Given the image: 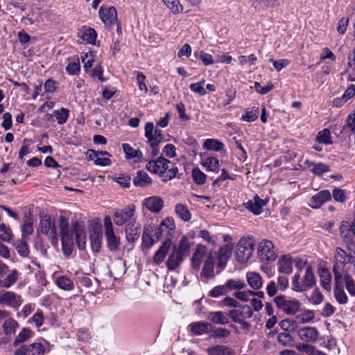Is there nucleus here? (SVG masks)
<instances>
[{
	"instance_id": "obj_60",
	"label": "nucleus",
	"mask_w": 355,
	"mask_h": 355,
	"mask_svg": "<svg viewBox=\"0 0 355 355\" xmlns=\"http://www.w3.org/2000/svg\"><path fill=\"white\" fill-rule=\"evenodd\" d=\"M194 55L196 58H198L202 60V63L205 65H209L214 63L213 58L211 55L204 53L203 51H200L199 53L197 52L194 53Z\"/></svg>"
},
{
	"instance_id": "obj_13",
	"label": "nucleus",
	"mask_w": 355,
	"mask_h": 355,
	"mask_svg": "<svg viewBox=\"0 0 355 355\" xmlns=\"http://www.w3.org/2000/svg\"><path fill=\"white\" fill-rule=\"evenodd\" d=\"M45 352L44 346L40 343L21 345L17 349L14 355H44Z\"/></svg>"
},
{
	"instance_id": "obj_41",
	"label": "nucleus",
	"mask_w": 355,
	"mask_h": 355,
	"mask_svg": "<svg viewBox=\"0 0 355 355\" xmlns=\"http://www.w3.org/2000/svg\"><path fill=\"white\" fill-rule=\"evenodd\" d=\"M3 329L6 336L14 334L19 327L18 322L12 318L5 320L3 324Z\"/></svg>"
},
{
	"instance_id": "obj_29",
	"label": "nucleus",
	"mask_w": 355,
	"mask_h": 355,
	"mask_svg": "<svg viewBox=\"0 0 355 355\" xmlns=\"http://www.w3.org/2000/svg\"><path fill=\"white\" fill-rule=\"evenodd\" d=\"M278 270L279 272L286 275L291 274L293 271L292 258L290 255H283L278 261Z\"/></svg>"
},
{
	"instance_id": "obj_37",
	"label": "nucleus",
	"mask_w": 355,
	"mask_h": 355,
	"mask_svg": "<svg viewBox=\"0 0 355 355\" xmlns=\"http://www.w3.org/2000/svg\"><path fill=\"white\" fill-rule=\"evenodd\" d=\"M184 259L177 254L174 250L172 251V253L169 255L167 261H166V267L169 270H174L178 268L180 263L183 261Z\"/></svg>"
},
{
	"instance_id": "obj_31",
	"label": "nucleus",
	"mask_w": 355,
	"mask_h": 355,
	"mask_svg": "<svg viewBox=\"0 0 355 355\" xmlns=\"http://www.w3.org/2000/svg\"><path fill=\"white\" fill-rule=\"evenodd\" d=\"M214 257L211 253H209L204 263L201 275L206 278H212L214 277Z\"/></svg>"
},
{
	"instance_id": "obj_17",
	"label": "nucleus",
	"mask_w": 355,
	"mask_h": 355,
	"mask_svg": "<svg viewBox=\"0 0 355 355\" xmlns=\"http://www.w3.org/2000/svg\"><path fill=\"white\" fill-rule=\"evenodd\" d=\"M239 309H232L228 312V315L235 322L237 320H245L253 315V310L250 306L243 305Z\"/></svg>"
},
{
	"instance_id": "obj_63",
	"label": "nucleus",
	"mask_w": 355,
	"mask_h": 355,
	"mask_svg": "<svg viewBox=\"0 0 355 355\" xmlns=\"http://www.w3.org/2000/svg\"><path fill=\"white\" fill-rule=\"evenodd\" d=\"M204 83L205 80H202L201 83H191L189 86V88L192 92L195 93L202 96L205 95L206 94V91L203 87Z\"/></svg>"
},
{
	"instance_id": "obj_18",
	"label": "nucleus",
	"mask_w": 355,
	"mask_h": 355,
	"mask_svg": "<svg viewBox=\"0 0 355 355\" xmlns=\"http://www.w3.org/2000/svg\"><path fill=\"white\" fill-rule=\"evenodd\" d=\"M352 230V222L351 223L345 220L341 222L339 230L340 236L345 243V246L349 245V243H355L354 241Z\"/></svg>"
},
{
	"instance_id": "obj_26",
	"label": "nucleus",
	"mask_w": 355,
	"mask_h": 355,
	"mask_svg": "<svg viewBox=\"0 0 355 355\" xmlns=\"http://www.w3.org/2000/svg\"><path fill=\"white\" fill-rule=\"evenodd\" d=\"M78 36L83 42H85L88 44H94L96 40L97 33L94 28L84 26L78 31Z\"/></svg>"
},
{
	"instance_id": "obj_54",
	"label": "nucleus",
	"mask_w": 355,
	"mask_h": 355,
	"mask_svg": "<svg viewBox=\"0 0 355 355\" xmlns=\"http://www.w3.org/2000/svg\"><path fill=\"white\" fill-rule=\"evenodd\" d=\"M19 273L16 270H12L11 272L6 277L3 282H2V286L4 288H8L12 286L18 279Z\"/></svg>"
},
{
	"instance_id": "obj_35",
	"label": "nucleus",
	"mask_w": 355,
	"mask_h": 355,
	"mask_svg": "<svg viewBox=\"0 0 355 355\" xmlns=\"http://www.w3.org/2000/svg\"><path fill=\"white\" fill-rule=\"evenodd\" d=\"M207 319L213 323L218 324H227L229 323V319L222 311H212L207 314Z\"/></svg>"
},
{
	"instance_id": "obj_39",
	"label": "nucleus",
	"mask_w": 355,
	"mask_h": 355,
	"mask_svg": "<svg viewBox=\"0 0 355 355\" xmlns=\"http://www.w3.org/2000/svg\"><path fill=\"white\" fill-rule=\"evenodd\" d=\"M211 324L207 322H198L191 324V331L196 335L207 333Z\"/></svg>"
},
{
	"instance_id": "obj_12",
	"label": "nucleus",
	"mask_w": 355,
	"mask_h": 355,
	"mask_svg": "<svg viewBox=\"0 0 355 355\" xmlns=\"http://www.w3.org/2000/svg\"><path fill=\"white\" fill-rule=\"evenodd\" d=\"M0 304L17 310L21 305L22 299L21 295L13 292L2 291L0 292Z\"/></svg>"
},
{
	"instance_id": "obj_40",
	"label": "nucleus",
	"mask_w": 355,
	"mask_h": 355,
	"mask_svg": "<svg viewBox=\"0 0 355 355\" xmlns=\"http://www.w3.org/2000/svg\"><path fill=\"white\" fill-rule=\"evenodd\" d=\"M102 235L99 231L94 230L89 236L90 245L94 252H98L101 247Z\"/></svg>"
},
{
	"instance_id": "obj_15",
	"label": "nucleus",
	"mask_w": 355,
	"mask_h": 355,
	"mask_svg": "<svg viewBox=\"0 0 355 355\" xmlns=\"http://www.w3.org/2000/svg\"><path fill=\"white\" fill-rule=\"evenodd\" d=\"M135 211V209L133 205L115 211L113 216L114 223L119 226L123 225L133 216Z\"/></svg>"
},
{
	"instance_id": "obj_59",
	"label": "nucleus",
	"mask_w": 355,
	"mask_h": 355,
	"mask_svg": "<svg viewBox=\"0 0 355 355\" xmlns=\"http://www.w3.org/2000/svg\"><path fill=\"white\" fill-rule=\"evenodd\" d=\"M15 247L17 252L22 257H26L29 254L28 245L25 241H18L15 243Z\"/></svg>"
},
{
	"instance_id": "obj_2",
	"label": "nucleus",
	"mask_w": 355,
	"mask_h": 355,
	"mask_svg": "<svg viewBox=\"0 0 355 355\" xmlns=\"http://www.w3.org/2000/svg\"><path fill=\"white\" fill-rule=\"evenodd\" d=\"M170 163L169 160L161 156L155 160H149L146 168L150 172L158 174L163 178V181L167 182L174 178L178 172L177 166L169 168Z\"/></svg>"
},
{
	"instance_id": "obj_19",
	"label": "nucleus",
	"mask_w": 355,
	"mask_h": 355,
	"mask_svg": "<svg viewBox=\"0 0 355 355\" xmlns=\"http://www.w3.org/2000/svg\"><path fill=\"white\" fill-rule=\"evenodd\" d=\"M331 198L330 191L326 189L322 190L311 197L309 205L313 209H318Z\"/></svg>"
},
{
	"instance_id": "obj_44",
	"label": "nucleus",
	"mask_w": 355,
	"mask_h": 355,
	"mask_svg": "<svg viewBox=\"0 0 355 355\" xmlns=\"http://www.w3.org/2000/svg\"><path fill=\"white\" fill-rule=\"evenodd\" d=\"M228 293L233 290H241L245 288V283L240 279H231L226 282L225 284Z\"/></svg>"
},
{
	"instance_id": "obj_36",
	"label": "nucleus",
	"mask_w": 355,
	"mask_h": 355,
	"mask_svg": "<svg viewBox=\"0 0 355 355\" xmlns=\"http://www.w3.org/2000/svg\"><path fill=\"white\" fill-rule=\"evenodd\" d=\"M247 281L249 286L254 290L259 289L263 284L261 275L255 272H249L247 273Z\"/></svg>"
},
{
	"instance_id": "obj_46",
	"label": "nucleus",
	"mask_w": 355,
	"mask_h": 355,
	"mask_svg": "<svg viewBox=\"0 0 355 355\" xmlns=\"http://www.w3.org/2000/svg\"><path fill=\"white\" fill-rule=\"evenodd\" d=\"M56 284L59 288L64 291H71L73 288V282L66 276L58 277Z\"/></svg>"
},
{
	"instance_id": "obj_61",
	"label": "nucleus",
	"mask_w": 355,
	"mask_h": 355,
	"mask_svg": "<svg viewBox=\"0 0 355 355\" xmlns=\"http://www.w3.org/2000/svg\"><path fill=\"white\" fill-rule=\"evenodd\" d=\"M175 228L174 220L172 218H165L159 225L160 231H169Z\"/></svg>"
},
{
	"instance_id": "obj_25",
	"label": "nucleus",
	"mask_w": 355,
	"mask_h": 355,
	"mask_svg": "<svg viewBox=\"0 0 355 355\" xmlns=\"http://www.w3.org/2000/svg\"><path fill=\"white\" fill-rule=\"evenodd\" d=\"M266 205L264 200H261L258 195H255L253 200H248L244 203L245 207L254 214L258 215L263 211V207Z\"/></svg>"
},
{
	"instance_id": "obj_10",
	"label": "nucleus",
	"mask_w": 355,
	"mask_h": 355,
	"mask_svg": "<svg viewBox=\"0 0 355 355\" xmlns=\"http://www.w3.org/2000/svg\"><path fill=\"white\" fill-rule=\"evenodd\" d=\"M277 307L288 315H295L300 309V303L297 300H288L285 295H279L274 299Z\"/></svg>"
},
{
	"instance_id": "obj_11",
	"label": "nucleus",
	"mask_w": 355,
	"mask_h": 355,
	"mask_svg": "<svg viewBox=\"0 0 355 355\" xmlns=\"http://www.w3.org/2000/svg\"><path fill=\"white\" fill-rule=\"evenodd\" d=\"M99 17L107 26L112 27V26L117 24V31L121 32V28L117 21V12L114 7L104 8L101 6L99 10Z\"/></svg>"
},
{
	"instance_id": "obj_52",
	"label": "nucleus",
	"mask_w": 355,
	"mask_h": 355,
	"mask_svg": "<svg viewBox=\"0 0 355 355\" xmlns=\"http://www.w3.org/2000/svg\"><path fill=\"white\" fill-rule=\"evenodd\" d=\"M22 237L26 238L33 232V221L31 218L26 217L21 225Z\"/></svg>"
},
{
	"instance_id": "obj_28",
	"label": "nucleus",
	"mask_w": 355,
	"mask_h": 355,
	"mask_svg": "<svg viewBox=\"0 0 355 355\" xmlns=\"http://www.w3.org/2000/svg\"><path fill=\"white\" fill-rule=\"evenodd\" d=\"M207 253V248L202 245H198L191 258L192 267L198 270L200 268L202 259Z\"/></svg>"
},
{
	"instance_id": "obj_8",
	"label": "nucleus",
	"mask_w": 355,
	"mask_h": 355,
	"mask_svg": "<svg viewBox=\"0 0 355 355\" xmlns=\"http://www.w3.org/2000/svg\"><path fill=\"white\" fill-rule=\"evenodd\" d=\"M40 232L46 234L51 239L52 244H56L58 241L57 228L55 222L51 221V217L44 214L40 216L39 230Z\"/></svg>"
},
{
	"instance_id": "obj_32",
	"label": "nucleus",
	"mask_w": 355,
	"mask_h": 355,
	"mask_svg": "<svg viewBox=\"0 0 355 355\" xmlns=\"http://www.w3.org/2000/svg\"><path fill=\"white\" fill-rule=\"evenodd\" d=\"M209 355H234V351L228 346L217 345L207 349Z\"/></svg>"
},
{
	"instance_id": "obj_22",
	"label": "nucleus",
	"mask_w": 355,
	"mask_h": 355,
	"mask_svg": "<svg viewBox=\"0 0 355 355\" xmlns=\"http://www.w3.org/2000/svg\"><path fill=\"white\" fill-rule=\"evenodd\" d=\"M125 236L128 242L134 243L140 235V225L135 221H131L126 225Z\"/></svg>"
},
{
	"instance_id": "obj_56",
	"label": "nucleus",
	"mask_w": 355,
	"mask_h": 355,
	"mask_svg": "<svg viewBox=\"0 0 355 355\" xmlns=\"http://www.w3.org/2000/svg\"><path fill=\"white\" fill-rule=\"evenodd\" d=\"M258 107H253L252 110L245 111V114L242 116V120L246 122H252L258 118Z\"/></svg>"
},
{
	"instance_id": "obj_14",
	"label": "nucleus",
	"mask_w": 355,
	"mask_h": 355,
	"mask_svg": "<svg viewBox=\"0 0 355 355\" xmlns=\"http://www.w3.org/2000/svg\"><path fill=\"white\" fill-rule=\"evenodd\" d=\"M234 244H225L219 248L217 256V267L220 270L225 268L227 263L231 257Z\"/></svg>"
},
{
	"instance_id": "obj_33",
	"label": "nucleus",
	"mask_w": 355,
	"mask_h": 355,
	"mask_svg": "<svg viewBox=\"0 0 355 355\" xmlns=\"http://www.w3.org/2000/svg\"><path fill=\"white\" fill-rule=\"evenodd\" d=\"M151 183L152 179L143 171H138L137 175L133 178V184L136 187H145Z\"/></svg>"
},
{
	"instance_id": "obj_20",
	"label": "nucleus",
	"mask_w": 355,
	"mask_h": 355,
	"mask_svg": "<svg viewBox=\"0 0 355 355\" xmlns=\"http://www.w3.org/2000/svg\"><path fill=\"white\" fill-rule=\"evenodd\" d=\"M73 230L71 232H73L76 236V241L78 248L80 250H85L86 246V235L84 230V227L80 225L77 220L72 223Z\"/></svg>"
},
{
	"instance_id": "obj_6",
	"label": "nucleus",
	"mask_w": 355,
	"mask_h": 355,
	"mask_svg": "<svg viewBox=\"0 0 355 355\" xmlns=\"http://www.w3.org/2000/svg\"><path fill=\"white\" fill-rule=\"evenodd\" d=\"M300 274L297 272L293 279V289L297 292H304L312 288L315 284V277L312 267L308 266L306 268L303 281L300 282Z\"/></svg>"
},
{
	"instance_id": "obj_51",
	"label": "nucleus",
	"mask_w": 355,
	"mask_h": 355,
	"mask_svg": "<svg viewBox=\"0 0 355 355\" xmlns=\"http://www.w3.org/2000/svg\"><path fill=\"white\" fill-rule=\"evenodd\" d=\"M192 178L196 184L202 185L205 182L207 175L198 167H195L192 170Z\"/></svg>"
},
{
	"instance_id": "obj_23",
	"label": "nucleus",
	"mask_w": 355,
	"mask_h": 355,
	"mask_svg": "<svg viewBox=\"0 0 355 355\" xmlns=\"http://www.w3.org/2000/svg\"><path fill=\"white\" fill-rule=\"evenodd\" d=\"M171 245L172 241L170 239H166L164 242L162 243V245L159 248L153 256L154 263L158 265L164 261L166 256L168 253Z\"/></svg>"
},
{
	"instance_id": "obj_27",
	"label": "nucleus",
	"mask_w": 355,
	"mask_h": 355,
	"mask_svg": "<svg viewBox=\"0 0 355 355\" xmlns=\"http://www.w3.org/2000/svg\"><path fill=\"white\" fill-rule=\"evenodd\" d=\"M279 5V0H251V6L257 12H261L270 8H272Z\"/></svg>"
},
{
	"instance_id": "obj_57",
	"label": "nucleus",
	"mask_w": 355,
	"mask_h": 355,
	"mask_svg": "<svg viewBox=\"0 0 355 355\" xmlns=\"http://www.w3.org/2000/svg\"><path fill=\"white\" fill-rule=\"evenodd\" d=\"M12 237L11 230L4 224L0 225V239L4 241L8 242Z\"/></svg>"
},
{
	"instance_id": "obj_62",
	"label": "nucleus",
	"mask_w": 355,
	"mask_h": 355,
	"mask_svg": "<svg viewBox=\"0 0 355 355\" xmlns=\"http://www.w3.org/2000/svg\"><path fill=\"white\" fill-rule=\"evenodd\" d=\"M329 171V166L323 163H318L315 164L312 169V172L318 175H322L323 173H327Z\"/></svg>"
},
{
	"instance_id": "obj_42",
	"label": "nucleus",
	"mask_w": 355,
	"mask_h": 355,
	"mask_svg": "<svg viewBox=\"0 0 355 355\" xmlns=\"http://www.w3.org/2000/svg\"><path fill=\"white\" fill-rule=\"evenodd\" d=\"M202 164L206 168L207 171H218L219 162L216 157H208L202 161Z\"/></svg>"
},
{
	"instance_id": "obj_4",
	"label": "nucleus",
	"mask_w": 355,
	"mask_h": 355,
	"mask_svg": "<svg viewBox=\"0 0 355 355\" xmlns=\"http://www.w3.org/2000/svg\"><path fill=\"white\" fill-rule=\"evenodd\" d=\"M59 227L63 253L66 256L71 254L73 246V234L69 231V223L62 216L59 218Z\"/></svg>"
},
{
	"instance_id": "obj_47",
	"label": "nucleus",
	"mask_w": 355,
	"mask_h": 355,
	"mask_svg": "<svg viewBox=\"0 0 355 355\" xmlns=\"http://www.w3.org/2000/svg\"><path fill=\"white\" fill-rule=\"evenodd\" d=\"M53 115L56 118L58 123L62 125L67 122L69 118V110L68 109L62 107L60 110H54Z\"/></svg>"
},
{
	"instance_id": "obj_1",
	"label": "nucleus",
	"mask_w": 355,
	"mask_h": 355,
	"mask_svg": "<svg viewBox=\"0 0 355 355\" xmlns=\"http://www.w3.org/2000/svg\"><path fill=\"white\" fill-rule=\"evenodd\" d=\"M346 250L337 247L335 250V263L333 272L336 283L343 279L342 272L347 263L353 265L355 269V242L345 245Z\"/></svg>"
},
{
	"instance_id": "obj_7",
	"label": "nucleus",
	"mask_w": 355,
	"mask_h": 355,
	"mask_svg": "<svg viewBox=\"0 0 355 355\" xmlns=\"http://www.w3.org/2000/svg\"><path fill=\"white\" fill-rule=\"evenodd\" d=\"M257 253L260 261L265 264L274 261L277 257L275 246L269 240H263L259 243Z\"/></svg>"
},
{
	"instance_id": "obj_53",
	"label": "nucleus",
	"mask_w": 355,
	"mask_h": 355,
	"mask_svg": "<svg viewBox=\"0 0 355 355\" xmlns=\"http://www.w3.org/2000/svg\"><path fill=\"white\" fill-rule=\"evenodd\" d=\"M162 1L173 14L182 11V6L180 4L179 0H162Z\"/></svg>"
},
{
	"instance_id": "obj_48",
	"label": "nucleus",
	"mask_w": 355,
	"mask_h": 355,
	"mask_svg": "<svg viewBox=\"0 0 355 355\" xmlns=\"http://www.w3.org/2000/svg\"><path fill=\"white\" fill-rule=\"evenodd\" d=\"M175 212L179 217L185 222L190 220L191 218V213L187 207L182 204H178L175 206Z\"/></svg>"
},
{
	"instance_id": "obj_58",
	"label": "nucleus",
	"mask_w": 355,
	"mask_h": 355,
	"mask_svg": "<svg viewBox=\"0 0 355 355\" xmlns=\"http://www.w3.org/2000/svg\"><path fill=\"white\" fill-rule=\"evenodd\" d=\"M228 292L227 291L225 285H219L213 288L209 293V295L211 297H218L221 295H225L227 294Z\"/></svg>"
},
{
	"instance_id": "obj_21",
	"label": "nucleus",
	"mask_w": 355,
	"mask_h": 355,
	"mask_svg": "<svg viewBox=\"0 0 355 355\" xmlns=\"http://www.w3.org/2000/svg\"><path fill=\"white\" fill-rule=\"evenodd\" d=\"M143 205L151 212L158 213L163 207L164 201L160 197L153 196L145 198Z\"/></svg>"
},
{
	"instance_id": "obj_9",
	"label": "nucleus",
	"mask_w": 355,
	"mask_h": 355,
	"mask_svg": "<svg viewBox=\"0 0 355 355\" xmlns=\"http://www.w3.org/2000/svg\"><path fill=\"white\" fill-rule=\"evenodd\" d=\"M104 227L107 246L110 251L115 252L119 249L120 238L115 234L109 216L104 218Z\"/></svg>"
},
{
	"instance_id": "obj_5",
	"label": "nucleus",
	"mask_w": 355,
	"mask_h": 355,
	"mask_svg": "<svg viewBox=\"0 0 355 355\" xmlns=\"http://www.w3.org/2000/svg\"><path fill=\"white\" fill-rule=\"evenodd\" d=\"M145 137L147 138L148 142L152 149L151 155H157L159 150V145L164 141L162 130L158 128H155L153 123L148 122L145 125Z\"/></svg>"
},
{
	"instance_id": "obj_50",
	"label": "nucleus",
	"mask_w": 355,
	"mask_h": 355,
	"mask_svg": "<svg viewBox=\"0 0 355 355\" xmlns=\"http://www.w3.org/2000/svg\"><path fill=\"white\" fill-rule=\"evenodd\" d=\"M343 279L345 282V287L348 293L352 296H355V281L347 272H345Z\"/></svg>"
},
{
	"instance_id": "obj_43",
	"label": "nucleus",
	"mask_w": 355,
	"mask_h": 355,
	"mask_svg": "<svg viewBox=\"0 0 355 355\" xmlns=\"http://www.w3.org/2000/svg\"><path fill=\"white\" fill-rule=\"evenodd\" d=\"M33 335L32 331L28 328H23L19 334L16 336L13 345L17 347L21 343L28 340Z\"/></svg>"
},
{
	"instance_id": "obj_49",
	"label": "nucleus",
	"mask_w": 355,
	"mask_h": 355,
	"mask_svg": "<svg viewBox=\"0 0 355 355\" xmlns=\"http://www.w3.org/2000/svg\"><path fill=\"white\" fill-rule=\"evenodd\" d=\"M316 139L320 144H324L326 145L333 144L331 137V132L327 128H325L322 131L319 132L316 137Z\"/></svg>"
},
{
	"instance_id": "obj_38",
	"label": "nucleus",
	"mask_w": 355,
	"mask_h": 355,
	"mask_svg": "<svg viewBox=\"0 0 355 355\" xmlns=\"http://www.w3.org/2000/svg\"><path fill=\"white\" fill-rule=\"evenodd\" d=\"M341 281H338V283L335 281V287H334V297L340 304H345L347 302L348 298L343 288V286L340 284Z\"/></svg>"
},
{
	"instance_id": "obj_34",
	"label": "nucleus",
	"mask_w": 355,
	"mask_h": 355,
	"mask_svg": "<svg viewBox=\"0 0 355 355\" xmlns=\"http://www.w3.org/2000/svg\"><path fill=\"white\" fill-rule=\"evenodd\" d=\"M320 285L327 292L331 290V275L329 270L322 268L319 273Z\"/></svg>"
},
{
	"instance_id": "obj_55",
	"label": "nucleus",
	"mask_w": 355,
	"mask_h": 355,
	"mask_svg": "<svg viewBox=\"0 0 355 355\" xmlns=\"http://www.w3.org/2000/svg\"><path fill=\"white\" fill-rule=\"evenodd\" d=\"M278 342L283 346H292L294 343V339L287 332L279 333L277 336Z\"/></svg>"
},
{
	"instance_id": "obj_64",
	"label": "nucleus",
	"mask_w": 355,
	"mask_h": 355,
	"mask_svg": "<svg viewBox=\"0 0 355 355\" xmlns=\"http://www.w3.org/2000/svg\"><path fill=\"white\" fill-rule=\"evenodd\" d=\"M348 128L353 134H355V112L350 114L347 119L346 125L343 126V129Z\"/></svg>"
},
{
	"instance_id": "obj_16",
	"label": "nucleus",
	"mask_w": 355,
	"mask_h": 355,
	"mask_svg": "<svg viewBox=\"0 0 355 355\" xmlns=\"http://www.w3.org/2000/svg\"><path fill=\"white\" fill-rule=\"evenodd\" d=\"M300 338L306 343H315L320 336L319 331L315 327H304L297 330Z\"/></svg>"
},
{
	"instance_id": "obj_45",
	"label": "nucleus",
	"mask_w": 355,
	"mask_h": 355,
	"mask_svg": "<svg viewBox=\"0 0 355 355\" xmlns=\"http://www.w3.org/2000/svg\"><path fill=\"white\" fill-rule=\"evenodd\" d=\"M203 148L209 150L220 151L224 148V144L218 140L207 139L204 141Z\"/></svg>"
},
{
	"instance_id": "obj_24",
	"label": "nucleus",
	"mask_w": 355,
	"mask_h": 355,
	"mask_svg": "<svg viewBox=\"0 0 355 355\" xmlns=\"http://www.w3.org/2000/svg\"><path fill=\"white\" fill-rule=\"evenodd\" d=\"M122 148L127 159H133L135 163H138L142 161L143 153L139 149H134L128 144H123Z\"/></svg>"
},
{
	"instance_id": "obj_30",
	"label": "nucleus",
	"mask_w": 355,
	"mask_h": 355,
	"mask_svg": "<svg viewBox=\"0 0 355 355\" xmlns=\"http://www.w3.org/2000/svg\"><path fill=\"white\" fill-rule=\"evenodd\" d=\"M173 250L176 252L177 254L184 259L190 253V243L189 239L186 236L182 237L178 247L174 246Z\"/></svg>"
},
{
	"instance_id": "obj_3",
	"label": "nucleus",
	"mask_w": 355,
	"mask_h": 355,
	"mask_svg": "<svg viewBox=\"0 0 355 355\" xmlns=\"http://www.w3.org/2000/svg\"><path fill=\"white\" fill-rule=\"evenodd\" d=\"M255 241L252 236L241 237L236 245L235 259L240 263H247L252 257L254 250Z\"/></svg>"
}]
</instances>
